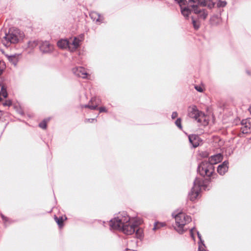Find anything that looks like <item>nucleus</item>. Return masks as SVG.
<instances>
[{"instance_id":"obj_38","label":"nucleus","mask_w":251,"mask_h":251,"mask_svg":"<svg viewBox=\"0 0 251 251\" xmlns=\"http://www.w3.org/2000/svg\"><path fill=\"white\" fill-rule=\"evenodd\" d=\"M1 218H2L3 220L7 221L6 217H4L3 215H1Z\"/></svg>"},{"instance_id":"obj_3","label":"nucleus","mask_w":251,"mask_h":251,"mask_svg":"<svg viewBox=\"0 0 251 251\" xmlns=\"http://www.w3.org/2000/svg\"><path fill=\"white\" fill-rule=\"evenodd\" d=\"M176 221L175 229L179 233L182 234L184 231V226L191 221L190 216L186 215L181 211H175L172 214Z\"/></svg>"},{"instance_id":"obj_29","label":"nucleus","mask_w":251,"mask_h":251,"mask_svg":"<svg viewBox=\"0 0 251 251\" xmlns=\"http://www.w3.org/2000/svg\"><path fill=\"white\" fill-rule=\"evenodd\" d=\"M72 73L75 75L76 76H78V74L77 73L78 72V68L77 67H75L72 69Z\"/></svg>"},{"instance_id":"obj_6","label":"nucleus","mask_w":251,"mask_h":251,"mask_svg":"<svg viewBox=\"0 0 251 251\" xmlns=\"http://www.w3.org/2000/svg\"><path fill=\"white\" fill-rule=\"evenodd\" d=\"M57 46L62 49H68L71 52H74L78 48V39L76 37L68 39H61L57 42Z\"/></svg>"},{"instance_id":"obj_5","label":"nucleus","mask_w":251,"mask_h":251,"mask_svg":"<svg viewBox=\"0 0 251 251\" xmlns=\"http://www.w3.org/2000/svg\"><path fill=\"white\" fill-rule=\"evenodd\" d=\"M198 172L203 176L215 178L217 175L214 172V167L207 161L201 162L198 166Z\"/></svg>"},{"instance_id":"obj_39","label":"nucleus","mask_w":251,"mask_h":251,"mask_svg":"<svg viewBox=\"0 0 251 251\" xmlns=\"http://www.w3.org/2000/svg\"><path fill=\"white\" fill-rule=\"evenodd\" d=\"M198 237H199V239H200L201 241V234H200L199 232H198Z\"/></svg>"},{"instance_id":"obj_1","label":"nucleus","mask_w":251,"mask_h":251,"mask_svg":"<svg viewBox=\"0 0 251 251\" xmlns=\"http://www.w3.org/2000/svg\"><path fill=\"white\" fill-rule=\"evenodd\" d=\"M110 226L113 229L121 230L127 235H131L137 228V225L130 221L129 217L126 214L111 220Z\"/></svg>"},{"instance_id":"obj_4","label":"nucleus","mask_w":251,"mask_h":251,"mask_svg":"<svg viewBox=\"0 0 251 251\" xmlns=\"http://www.w3.org/2000/svg\"><path fill=\"white\" fill-rule=\"evenodd\" d=\"M188 116L201 125H205L207 124L205 114L199 110L196 105H193L188 108Z\"/></svg>"},{"instance_id":"obj_30","label":"nucleus","mask_w":251,"mask_h":251,"mask_svg":"<svg viewBox=\"0 0 251 251\" xmlns=\"http://www.w3.org/2000/svg\"><path fill=\"white\" fill-rule=\"evenodd\" d=\"M11 105H12V101L10 100H6L3 103V105L4 106H10Z\"/></svg>"},{"instance_id":"obj_26","label":"nucleus","mask_w":251,"mask_h":251,"mask_svg":"<svg viewBox=\"0 0 251 251\" xmlns=\"http://www.w3.org/2000/svg\"><path fill=\"white\" fill-rule=\"evenodd\" d=\"M5 69V65L3 62L0 61V75L2 74L4 69Z\"/></svg>"},{"instance_id":"obj_23","label":"nucleus","mask_w":251,"mask_h":251,"mask_svg":"<svg viewBox=\"0 0 251 251\" xmlns=\"http://www.w3.org/2000/svg\"><path fill=\"white\" fill-rule=\"evenodd\" d=\"M208 15L207 11L205 10H202L200 14V17L203 19H205Z\"/></svg>"},{"instance_id":"obj_2","label":"nucleus","mask_w":251,"mask_h":251,"mask_svg":"<svg viewBox=\"0 0 251 251\" xmlns=\"http://www.w3.org/2000/svg\"><path fill=\"white\" fill-rule=\"evenodd\" d=\"M24 37L23 31L18 28H10L8 33H6L1 42L6 47H8L11 44H16L22 40Z\"/></svg>"},{"instance_id":"obj_41","label":"nucleus","mask_w":251,"mask_h":251,"mask_svg":"<svg viewBox=\"0 0 251 251\" xmlns=\"http://www.w3.org/2000/svg\"><path fill=\"white\" fill-rule=\"evenodd\" d=\"M191 236L194 238V235H193V233L192 232V229L191 230Z\"/></svg>"},{"instance_id":"obj_12","label":"nucleus","mask_w":251,"mask_h":251,"mask_svg":"<svg viewBox=\"0 0 251 251\" xmlns=\"http://www.w3.org/2000/svg\"><path fill=\"white\" fill-rule=\"evenodd\" d=\"M223 156L220 153H219L211 156L209 158V160L208 162H209L213 166L214 164H217L218 163L221 162Z\"/></svg>"},{"instance_id":"obj_25","label":"nucleus","mask_w":251,"mask_h":251,"mask_svg":"<svg viewBox=\"0 0 251 251\" xmlns=\"http://www.w3.org/2000/svg\"><path fill=\"white\" fill-rule=\"evenodd\" d=\"M39 126L42 129H46L47 127L46 122L45 120L43 121L39 124Z\"/></svg>"},{"instance_id":"obj_16","label":"nucleus","mask_w":251,"mask_h":251,"mask_svg":"<svg viewBox=\"0 0 251 251\" xmlns=\"http://www.w3.org/2000/svg\"><path fill=\"white\" fill-rule=\"evenodd\" d=\"M54 220L55 221V222L57 223V224H58L59 227L60 228L62 227L63 226V219L62 218V217H57L56 216H54Z\"/></svg>"},{"instance_id":"obj_11","label":"nucleus","mask_w":251,"mask_h":251,"mask_svg":"<svg viewBox=\"0 0 251 251\" xmlns=\"http://www.w3.org/2000/svg\"><path fill=\"white\" fill-rule=\"evenodd\" d=\"M241 131L243 134H247L250 131V119L243 120L241 122Z\"/></svg>"},{"instance_id":"obj_13","label":"nucleus","mask_w":251,"mask_h":251,"mask_svg":"<svg viewBox=\"0 0 251 251\" xmlns=\"http://www.w3.org/2000/svg\"><path fill=\"white\" fill-rule=\"evenodd\" d=\"M227 164L228 162L225 161L218 167L217 172L220 175H224L227 171Z\"/></svg>"},{"instance_id":"obj_43","label":"nucleus","mask_w":251,"mask_h":251,"mask_svg":"<svg viewBox=\"0 0 251 251\" xmlns=\"http://www.w3.org/2000/svg\"><path fill=\"white\" fill-rule=\"evenodd\" d=\"M189 1H192V2H194V3H195V2L196 0H189Z\"/></svg>"},{"instance_id":"obj_7","label":"nucleus","mask_w":251,"mask_h":251,"mask_svg":"<svg viewBox=\"0 0 251 251\" xmlns=\"http://www.w3.org/2000/svg\"><path fill=\"white\" fill-rule=\"evenodd\" d=\"M201 181L196 178L194 182V186L188 195V198L190 201H194L198 198L201 190Z\"/></svg>"},{"instance_id":"obj_24","label":"nucleus","mask_w":251,"mask_h":251,"mask_svg":"<svg viewBox=\"0 0 251 251\" xmlns=\"http://www.w3.org/2000/svg\"><path fill=\"white\" fill-rule=\"evenodd\" d=\"M175 124L176 126L179 127L180 129H182V126H181V119L180 118H178Z\"/></svg>"},{"instance_id":"obj_27","label":"nucleus","mask_w":251,"mask_h":251,"mask_svg":"<svg viewBox=\"0 0 251 251\" xmlns=\"http://www.w3.org/2000/svg\"><path fill=\"white\" fill-rule=\"evenodd\" d=\"M195 3H197L201 4L202 6L206 5L205 0H196Z\"/></svg>"},{"instance_id":"obj_18","label":"nucleus","mask_w":251,"mask_h":251,"mask_svg":"<svg viewBox=\"0 0 251 251\" xmlns=\"http://www.w3.org/2000/svg\"><path fill=\"white\" fill-rule=\"evenodd\" d=\"M0 86L1 87V91L0 92V95H2L4 98H7L8 94L6 91V89L4 85H1V83L0 82Z\"/></svg>"},{"instance_id":"obj_15","label":"nucleus","mask_w":251,"mask_h":251,"mask_svg":"<svg viewBox=\"0 0 251 251\" xmlns=\"http://www.w3.org/2000/svg\"><path fill=\"white\" fill-rule=\"evenodd\" d=\"M8 61L14 66H16L19 61L18 55L14 54L13 55L7 56Z\"/></svg>"},{"instance_id":"obj_32","label":"nucleus","mask_w":251,"mask_h":251,"mask_svg":"<svg viewBox=\"0 0 251 251\" xmlns=\"http://www.w3.org/2000/svg\"><path fill=\"white\" fill-rule=\"evenodd\" d=\"M195 88L200 92H202L203 91V89L201 86L198 85L195 86Z\"/></svg>"},{"instance_id":"obj_14","label":"nucleus","mask_w":251,"mask_h":251,"mask_svg":"<svg viewBox=\"0 0 251 251\" xmlns=\"http://www.w3.org/2000/svg\"><path fill=\"white\" fill-rule=\"evenodd\" d=\"M90 17L94 21L96 22H101L103 20V18L99 13L92 11L89 14Z\"/></svg>"},{"instance_id":"obj_20","label":"nucleus","mask_w":251,"mask_h":251,"mask_svg":"<svg viewBox=\"0 0 251 251\" xmlns=\"http://www.w3.org/2000/svg\"><path fill=\"white\" fill-rule=\"evenodd\" d=\"M227 5V2L226 0H218L217 2V6L218 8L225 7Z\"/></svg>"},{"instance_id":"obj_40","label":"nucleus","mask_w":251,"mask_h":251,"mask_svg":"<svg viewBox=\"0 0 251 251\" xmlns=\"http://www.w3.org/2000/svg\"><path fill=\"white\" fill-rule=\"evenodd\" d=\"M248 110H249V112H250V113L251 114V105L249 107Z\"/></svg>"},{"instance_id":"obj_33","label":"nucleus","mask_w":251,"mask_h":251,"mask_svg":"<svg viewBox=\"0 0 251 251\" xmlns=\"http://www.w3.org/2000/svg\"><path fill=\"white\" fill-rule=\"evenodd\" d=\"M177 116V113L176 112H173L172 114V118L173 119H175Z\"/></svg>"},{"instance_id":"obj_34","label":"nucleus","mask_w":251,"mask_h":251,"mask_svg":"<svg viewBox=\"0 0 251 251\" xmlns=\"http://www.w3.org/2000/svg\"><path fill=\"white\" fill-rule=\"evenodd\" d=\"M198 251H205L204 249V247L201 245H199Z\"/></svg>"},{"instance_id":"obj_35","label":"nucleus","mask_w":251,"mask_h":251,"mask_svg":"<svg viewBox=\"0 0 251 251\" xmlns=\"http://www.w3.org/2000/svg\"><path fill=\"white\" fill-rule=\"evenodd\" d=\"M96 121V119H86L85 121L86 122H92L93 121Z\"/></svg>"},{"instance_id":"obj_21","label":"nucleus","mask_w":251,"mask_h":251,"mask_svg":"<svg viewBox=\"0 0 251 251\" xmlns=\"http://www.w3.org/2000/svg\"><path fill=\"white\" fill-rule=\"evenodd\" d=\"M165 226V224L164 223L156 222V223H154L153 230H155L158 229L161 227H163Z\"/></svg>"},{"instance_id":"obj_37","label":"nucleus","mask_w":251,"mask_h":251,"mask_svg":"<svg viewBox=\"0 0 251 251\" xmlns=\"http://www.w3.org/2000/svg\"><path fill=\"white\" fill-rule=\"evenodd\" d=\"M193 25H194V26L195 27V28L196 29H198L199 28V26H196V22L194 21H193Z\"/></svg>"},{"instance_id":"obj_31","label":"nucleus","mask_w":251,"mask_h":251,"mask_svg":"<svg viewBox=\"0 0 251 251\" xmlns=\"http://www.w3.org/2000/svg\"><path fill=\"white\" fill-rule=\"evenodd\" d=\"M100 113L101 112H107V110L105 107H100L98 108Z\"/></svg>"},{"instance_id":"obj_10","label":"nucleus","mask_w":251,"mask_h":251,"mask_svg":"<svg viewBox=\"0 0 251 251\" xmlns=\"http://www.w3.org/2000/svg\"><path fill=\"white\" fill-rule=\"evenodd\" d=\"M188 139L190 143L192 145L193 148L198 147L201 142H202V140L201 138L196 134H191L188 136Z\"/></svg>"},{"instance_id":"obj_9","label":"nucleus","mask_w":251,"mask_h":251,"mask_svg":"<svg viewBox=\"0 0 251 251\" xmlns=\"http://www.w3.org/2000/svg\"><path fill=\"white\" fill-rule=\"evenodd\" d=\"M101 102V100L99 98L93 97L88 104L82 105L81 107L89 108L92 110H95L97 109L98 106L100 104Z\"/></svg>"},{"instance_id":"obj_17","label":"nucleus","mask_w":251,"mask_h":251,"mask_svg":"<svg viewBox=\"0 0 251 251\" xmlns=\"http://www.w3.org/2000/svg\"><path fill=\"white\" fill-rule=\"evenodd\" d=\"M39 42L38 40H31L28 42V46L29 48L33 49L35 48L38 44Z\"/></svg>"},{"instance_id":"obj_19","label":"nucleus","mask_w":251,"mask_h":251,"mask_svg":"<svg viewBox=\"0 0 251 251\" xmlns=\"http://www.w3.org/2000/svg\"><path fill=\"white\" fill-rule=\"evenodd\" d=\"M135 235L137 238L141 239L143 237V232L141 228H137L135 230Z\"/></svg>"},{"instance_id":"obj_36","label":"nucleus","mask_w":251,"mask_h":251,"mask_svg":"<svg viewBox=\"0 0 251 251\" xmlns=\"http://www.w3.org/2000/svg\"><path fill=\"white\" fill-rule=\"evenodd\" d=\"M194 10H195V12L196 13H198V14H200V13H201V11H202V10H200H200H198V9H195Z\"/></svg>"},{"instance_id":"obj_22","label":"nucleus","mask_w":251,"mask_h":251,"mask_svg":"<svg viewBox=\"0 0 251 251\" xmlns=\"http://www.w3.org/2000/svg\"><path fill=\"white\" fill-rule=\"evenodd\" d=\"M182 14L185 17H188L190 14V11L188 8H184L181 10Z\"/></svg>"},{"instance_id":"obj_8","label":"nucleus","mask_w":251,"mask_h":251,"mask_svg":"<svg viewBox=\"0 0 251 251\" xmlns=\"http://www.w3.org/2000/svg\"><path fill=\"white\" fill-rule=\"evenodd\" d=\"M40 51L43 53H50L54 49V47L49 41H42L39 46Z\"/></svg>"},{"instance_id":"obj_28","label":"nucleus","mask_w":251,"mask_h":251,"mask_svg":"<svg viewBox=\"0 0 251 251\" xmlns=\"http://www.w3.org/2000/svg\"><path fill=\"white\" fill-rule=\"evenodd\" d=\"M83 78H87V79H91V76L90 75H89L88 73H83L82 72V76H81Z\"/></svg>"},{"instance_id":"obj_42","label":"nucleus","mask_w":251,"mask_h":251,"mask_svg":"<svg viewBox=\"0 0 251 251\" xmlns=\"http://www.w3.org/2000/svg\"><path fill=\"white\" fill-rule=\"evenodd\" d=\"M79 41H80V39H82V36L81 35H79Z\"/></svg>"}]
</instances>
